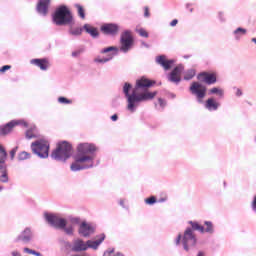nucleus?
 <instances>
[{"mask_svg":"<svg viewBox=\"0 0 256 256\" xmlns=\"http://www.w3.org/2000/svg\"><path fill=\"white\" fill-rule=\"evenodd\" d=\"M11 69V65H5L0 68V73H5V71H9Z\"/></svg>","mask_w":256,"mask_h":256,"instance_id":"nucleus-40","label":"nucleus"},{"mask_svg":"<svg viewBox=\"0 0 256 256\" xmlns=\"http://www.w3.org/2000/svg\"><path fill=\"white\" fill-rule=\"evenodd\" d=\"M81 33H83V28H81V27H77V28L71 27L70 28V34L71 35L77 36V35H81Z\"/></svg>","mask_w":256,"mask_h":256,"instance_id":"nucleus-29","label":"nucleus"},{"mask_svg":"<svg viewBox=\"0 0 256 256\" xmlns=\"http://www.w3.org/2000/svg\"><path fill=\"white\" fill-rule=\"evenodd\" d=\"M24 253H28L29 255H37V256L41 255V253L36 252L35 250L29 249V248H24Z\"/></svg>","mask_w":256,"mask_h":256,"instance_id":"nucleus-33","label":"nucleus"},{"mask_svg":"<svg viewBox=\"0 0 256 256\" xmlns=\"http://www.w3.org/2000/svg\"><path fill=\"white\" fill-rule=\"evenodd\" d=\"M100 31L104 35H117L119 33V26L117 24H104L101 26Z\"/></svg>","mask_w":256,"mask_h":256,"instance_id":"nucleus-15","label":"nucleus"},{"mask_svg":"<svg viewBox=\"0 0 256 256\" xmlns=\"http://www.w3.org/2000/svg\"><path fill=\"white\" fill-rule=\"evenodd\" d=\"M156 63L158 65H161L165 71H169L171 69V65H173L174 61L173 60H168L165 55H161L156 57Z\"/></svg>","mask_w":256,"mask_h":256,"instance_id":"nucleus-17","label":"nucleus"},{"mask_svg":"<svg viewBox=\"0 0 256 256\" xmlns=\"http://www.w3.org/2000/svg\"><path fill=\"white\" fill-rule=\"evenodd\" d=\"M107 61H111V57L110 58H95L96 63H107Z\"/></svg>","mask_w":256,"mask_h":256,"instance_id":"nucleus-36","label":"nucleus"},{"mask_svg":"<svg viewBox=\"0 0 256 256\" xmlns=\"http://www.w3.org/2000/svg\"><path fill=\"white\" fill-rule=\"evenodd\" d=\"M189 225H191L193 231H200V233H209V235H213L215 233V226H213V222L205 221L204 226L199 224V222L190 221Z\"/></svg>","mask_w":256,"mask_h":256,"instance_id":"nucleus-10","label":"nucleus"},{"mask_svg":"<svg viewBox=\"0 0 256 256\" xmlns=\"http://www.w3.org/2000/svg\"><path fill=\"white\" fill-rule=\"evenodd\" d=\"M134 43L135 40L133 39V35L131 34V32H123L120 37V51H122V53H128V51H131Z\"/></svg>","mask_w":256,"mask_h":256,"instance_id":"nucleus-7","label":"nucleus"},{"mask_svg":"<svg viewBox=\"0 0 256 256\" xmlns=\"http://www.w3.org/2000/svg\"><path fill=\"white\" fill-rule=\"evenodd\" d=\"M178 23H179V21L177 19H174L171 21L170 25H171V27H175Z\"/></svg>","mask_w":256,"mask_h":256,"instance_id":"nucleus-43","label":"nucleus"},{"mask_svg":"<svg viewBox=\"0 0 256 256\" xmlns=\"http://www.w3.org/2000/svg\"><path fill=\"white\" fill-rule=\"evenodd\" d=\"M18 159H19V161H25V159H31V153L22 151L19 153Z\"/></svg>","mask_w":256,"mask_h":256,"instance_id":"nucleus-27","label":"nucleus"},{"mask_svg":"<svg viewBox=\"0 0 256 256\" xmlns=\"http://www.w3.org/2000/svg\"><path fill=\"white\" fill-rule=\"evenodd\" d=\"M210 93L212 95H219L220 97H223V90L216 88V87L210 89Z\"/></svg>","mask_w":256,"mask_h":256,"instance_id":"nucleus-30","label":"nucleus"},{"mask_svg":"<svg viewBox=\"0 0 256 256\" xmlns=\"http://www.w3.org/2000/svg\"><path fill=\"white\" fill-rule=\"evenodd\" d=\"M183 65L176 66L168 76L169 81L171 83H181V73L184 71Z\"/></svg>","mask_w":256,"mask_h":256,"instance_id":"nucleus-13","label":"nucleus"},{"mask_svg":"<svg viewBox=\"0 0 256 256\" xmlns=\"http://www.w3.org/2000/svg\"><path fill=\"white\" fill-rule=\"evenodd\" d=\"M155 85V81H151L147 78H141L140 80L136 81L135 87L132 89V93L129 94L131 91V84L125 83L123 87V93L127 98V109L131 113H135V107L139 105V103L143 101H151L157 97V91L150 92L149 87H153Z\"/></svg>","mask_w":256,"mask_h":256,"instance_id":"nucleus-1","label":"nucleus"},{"mask_svg":"<svg viewBox=\"0 0 256 256\" xmlns=\"http://www.w3.org/2000/svg\"><path fill=\"white\" fill-rule=\"evenodd\" d=\"M198 81H202L206 83V85H214L217 83V74L209 73V72H202L197 76Z\"/></svg>","mask_w":256,"mask_h":256,"instance_id":"nucleus-12","label":"nucleus"},{"mask_svg":"<svg viewBox=\"0 0 256 256\" xmlns=\"http://www.w3.org/2000/svg\"><path fill=\"white\" fill-rule=\"evenodd\" d=\"M158 103H159L160 107H165V101L163 99L159 98Z\"/></svg>","mask_w":256,"mask_h":256,"instance_id":"nucleus-44","label":"nucleus"},{"mask_svg":"<svg viewBox=\"0 0 256 256\" xmlns=\"http://www.w3.org/2000/svg\"><path fill=\"white\" fill-rule=\"evenodd\" d=\"M26 137H27V139H33V138H35V133H33L32 130H28L26 132Z\"/></svg>","mask_w":256,"mask_h":256,"instance_id":"nucleus-38","label":"nucleus"},{"mask_svg":"<svg viewBox=\"0 0 256 256\" xmlns=\"http://www.w3.org/2000/svg\"><path fill=\"white\" fill-rule=\"evenodd\" d=\"M97 151V146L91 143H80L77 146V154L74 163L71 164V171H82L93 167V153Z\"/></svg>","mask_w":256,"mask_h":256,"instance_id":"nucleus-2","label":"nucleus"},{"mask_svg":"<svg viewBox=\"0 0 256 256\" xmlns=\"http://www.w3.org/2000/svg\"><path fill=\"white\" fill-rule=\"evenodd\" d=\"M234 35L236 39H241L243 35H247V29L239 27L234 31Z\"/></svg>","mask_w":256,"mask_h":256,"instance_id":"nucleus-24","label":"nucleus"},{"mask_svg":"<svg viewBox=\"0 0 256 256\" xmlns=\"http://www.w3.org/2000/svg\"><path fill=\"white\" fill-rule=\"evenodd\" d=\"M50 4L51 0H39L37 4L38 13H40V15H47Z\"/></svg>","mask_w":256,"mask_h":256,"instance_id":"nucleus-18","label":"nucleus"},{"mask_svg":"<svg viewBox=\"0 0 256 256\" xmlns=\"http://www.w3.org/2000/svg\"><path fill=\"white\" fill-rule=\"evenodd\" d=\"M0 191H3V187L2 186H0Z\"/></svg>","mask_w":256,"mask_h":256,"instance_id":"nucleus-51","label":"nucleus"},{"mask_svg":"<svg viewBox=\"0 0 256 256\" xmlns=\"http://www.w3.org/2000/svg\"><path fill=\"white\" fill-rule=\"evenodd\" d=\"M62 229H64V231H65V233L67 234V235H73V227H71V226H69V227H67V228H62Z\"/></svg>","mask_w":256,"mask_h":256,"instance_id":"nucleus-37","label":"nucleus"},{"mask_svg":"<svg viewBox=\"0 0 256 256\" xmlns=\"http://www.w3.org/2000/svg\"><path fill=\"white\" fill-rule=\"evenodd\" d=\"M193 77H195V71L193 69L188 70L184 75L185 81H191Z\"/></svg>","mask_w":256,"mask_h":256,"instance_id":"nucleus-28","label":"nucleus"},{"mask_svg":"<svg viewBox=\"0 0 256 256\" xmlns=\"http://www.w3.org/2000/svg\"><path fill=\"white\" fill-rule=\"evenodd\" d=\"M117 119H119V116H117V114L111 116L112 121H117Z\"/></svg>","mask_w":256,"mask_h":256,"instance_id":"nucleus-48","label":"nucleus"},{"mask_svg":"<svg viewBox=\"0 0 256 256\" xmlns=\"http://www.w3.org/2000/svg\"><path fill=\"white\" fill-rule=\"evenodd\" d=\"M94 231L95 230L91 227V225L87 224L86 222H83L79 228V233L83 237H89V235L93 234Z\"/></svg>","mask_w":256,"mask_h":256,"instance_id":"nucleus-19","label":"nucleus"},{"mask_svg":"<svg viewBox=\"0 0 256 256\" xmlns=\"http://www.w3.org/2000/svg\"><path fill=\"white\" fill-rule=\"evenodd\" d=\"M58 103H62L64 105H71V103H73V100L67 99L66 97H59Z\"/></svg>","mask_w":256,"mask_h":256,"instance_id":"nucleus-31","label":"nucleus"},{"mask_svg":"<svg viewBox=\"0 0 256 256\" xmlns=\"http://www.w3.org/2000/svg\"><path fill=\"white\" fill-rule=\"evenodd\" d=\"M52 19L55 25L58 26L75 25L73 14L71 13V10H69V8H67L65 5H62L55 10Z\"/></svg>","mask_w":256,"mask_h":256,"instance_id":"nucleus-3","label":"nucleus"},{"mask_svg":"<svg viewBox=\"0 0 256 256\" xmlns=\"http://www.w3.org/2000/svg\"><path fill=\"white\" fill-rule=\"evenodd\" d=\"M31 65H35L36 67H39V69H41V71H47V69H49L51 67V62H49V59L47 58H36V59H32L30 61Z\"/></svg>","mask_w":256,"mask_h":256,"instance_id":"nucleus-14","label":"nucleus"},{"mask_svg":"<svg viewBox=\"0 0 256 256\" xmlns=\"http://www.w3.org/2000/svg\"><path fill=\"white\" fill-rule=\"evenodd\" d=\"M110 51H117V47L110 46L108 48H104L103 50H101V53H110Z\"/></svg>","mask_w":256,"mask_h":256,"instance_id":"nucleus-35","label":"nucleus"},{"mask_svg":"<svg viewBox=\"0 0 256 256\" xmlns=\"http://www.w3.org/2000/svg\"><path fill=\"white\" fill-rule=\"evenodd\" d=\"M75 7L78 11V15L81 19H85V8L81 6L80 4H75Z\"/></svg>","mask_w":256,"mask_h":256,"instance_id":"nucleus-26","label":"nucleus"},{"mask_svg":"<svg viewBox=\"0 0 256 256\" xmlns=\"http://www.w3.org/2000/svg\"><path fill=\"white\" fill-rule=\"evenodd\" d=\"M46 221L55 227L56 229H65L67 227V220L55 215V214H45Z\"/></svg>","mask_w":256,"mask_h":256,"instance_id":"nucleus-11","label":"nucleus"},{"mask_svg":"<svg viewBox=\"0 0 256 256\" xmlns=\"http://www.w3.org/2000/svg\"><path fill=\"white\" fill-rule=\"evenodd\" d=\"M144 201L146 205H155V203H157V198L155 196H151L149 198H146Z\"/></svg>","mask_w":256,"mask_h":256,"instance_id":"nucleus-32","label":"nucleus"},{"mask_svg":"<svg viewBox=\"0 0 256 256\" xmlns=\"http://www.w3.org/2000/svg\"><path fill=\"white\" fill-rule=\"evenodd\" d=\"M111 253H113V251H110V252H109V255H111Z\"/></svg>","mask_w":256,"mask_h":256,"instance_id":"nucleus-52","label":"nucleus"},{"mask_svg":"<svg viewBox=\"0 0 256 256\" xmlns=\"http://www.w3.org/2000/svg\"><path fill=\"white\" fill-rule=\"evenodd\" d=\"M138 33H139L140 37H145L146 39H147V37H149V33L143 28L139 29Z\"/></svg>","mask_w":256,"mask_h":256,"instance_id":"nucleus-34","label":"nucleus"},{"mask_svg":"<svg viewBox=\"0 0 256 256\" xmlns=\"http://www.w3.org/2000/svg\"><path fill=\"white\" fill-rule=\"evenodd\" d=\"M16 153H17V147H16V148H13V149L10 151V157H11V159H15Z\"/></svg>","mask_w":256,"mask_h":256,"instance_id":"nucleus-41","label":"nucleus"},{"mask_svg":"<svg viewBox=\"0 0 256 256\" xmlns=\"http://www.w3.org/2000/svg\"><path fill=\"white\" fill-rule=\"evenodd\" d=\"M0 181L2 183H7L9 181V176H7L6 164H0Z\"/></svg>","mask_w":256,"mask_h":256,"instance_id":"nucleus-22","label":"nucleus"},{"mask_svg":"<svg viewBox=\"0 0 256 256\" xmlns=\"http://www.w3.org/2000/svg\"><path fill=\"white\" fill-rule=\"evenodd\" d=\"M159 201H160V203H163V202L167 201V197L162 198V199H160Z\"/></svg>","mask_w":256,"mask_h":256,"instance_id":"nucleus-49","label":"nucleus"},{"mask_svg":"<svg viewBox=\"0 0 256 256\" xmlns=\"http://www.w3.org/2000/svg\"><path fill=\"white\" fill-rule=\"evenodd\" d=\"M31 229L26 228L20 236H18L17 241H22V243H29L31 241Z\"/></svg>","mask_w":256,"mask_h":256,"instance_id":"nucleus-20","label":"nucleus"},{"mask_svg":"<svg viewBox=\"0 0 256 256\" xmlns=\"http://www.w3.org/2000/svg\"><path fill=\"white\" fill-rule=\"evenodd\" d=\"M31 149L34 155H37L41 159H47L49 157L50 144L45 139H40L32 142Z\"/></svg>","mask_w":256,"mask_h":256,"instance_id":"nucleus-6","label":"nucleus"},{"mask_svg":"<svg viewBox=\"0 0 256 256\" xmlns=\"http://www.w3.org/2000/svg\"><path fill=\"white\" fill-rule=\"evenodd\" d=\"M182 243L185 251H189V247L197 245V236L193 232V228H186L182 237Z\"/></svg>","mask_w":256,"mask_h":256,"instance_id":"nucleus-8","label":"nucleus"},{"mask_svg":"<svg viewBox=\"0 0 256 256\" xmlns=\"http://www.w3.org/2000/svg\"><path fill=\"white\" fill-rule=\"evenodd\" d=\"M252 43H255L256 45V38H252Z\"/></svg>","mask_w":256,"mask_h":256,"instance_id":"nucleus-50","label":"nucleus"},{"mask_svg":"<svg viewBox=\"0 0 256 256\" xmlns=\"http://www.w3.org/2000/svg\"><path fill=\"white\" fill-rule=\"evenodd\" d=\"M102 241H105V234H101L95 241L88 240L86 243L81 239H76L73 242L72 251L79 253L81 251H87V249H97Z\"/></svg>","mask_w":256,"mask_h":256,"instance_id":"nucleus-4","label":"nucleus"},{"mask_svg":"<svg viewBox=\"0 0 256 256\" xmlns=\"http://www.w3.org/2000/svg\"><path fill=\"white\" fill-rule=\"evenodd\" d=\"M73 153V146L67 141L58 143L56 149L52 152L51 157L57 161H67Z\"/></svg>","mask_w":256,"mask_h":256,"instance_id":"nucleus-5","label":"nucleus"},{"mask_svg":"<svg viewBox=\"0 0 256 256\" xmlns=\"http://www.w3.org/2000/svg\"><path fill=\"white\" fill-rule=\"evenodd\" d=\"M150 15H151V14L149 13V7L146 6V7L144 8V17H150Z\"/></svg>","mask_w":256,"mask_h":256,"instance_id":"nucleus-42","label":"nucleus"},{"mask_svg":"<svg viewBox=\"0 0 256 256\" xmlns=\"http://www.w3.org/2000/svg\"><path fill=\"white\" fill-rule=\"evenodd\" d=\"M252 208H253V211H256V196L254 197V200L252 202Z\"/></svg>","mask_w":256,"mask_h":256,"instance_id":"nucleus-46","label":"nucleus"},{"mask_svg":"<svg viewBox=\"0 0 256 256\" xmlns=\"http://www.w3.org/2000/svg\"><path fill=\"white\" fill-rule=\"evenodd\" d=\"M17 125H19V122L12 120L7 124L0 126V135H9Z\"/></svg>","mask_w":256,"mask_h":256,"instance_id":"nucleus-16","label":"nucleus"},{"mask_svg":"<svg viewBox=\"0 0 256 256\" xmlns=\"http://www.w3.org/2000/svg\"><path fill=\"white\" fill-rule=\"evenodd\" d=\"M190 92L192 95H195L199 103H203V99H205V96L207 95V86L199 82H192Z\"/></svg>","mask_w":256,"mask_h":256,"instance_id":"nucleus-9","label":"nucleus"},{"mask_svg":"<svg viewBox=\"0 0 256 256\" xmlns=\"http://www.w3.org/2000/svg\"><path fill=\"white\" fill-rule=\"evenodd\" d=\"M181 239H182V236L181 234H179L176 238V245H179V243H181Z\"/></svg>","mask_w":256,"mask_h":256,"instance_id":"nucleus-45","label":"nucleus"},{"mask_svg":"<svg viewBox=\"0 0 256 256\" xmlns=\"http://www.w3.org/2000/svg\"><path fill=\"white\" fill-rule=\"evenodd\" d=\"M205 107L209 111H217V109H219V102L215 101L214 98H209L206 101Z\"/></svg>","mask_w":256,"mask_h":256,"instance_id":"nucleus-21","label":"nucleus"},{"mask_svg":"<svg viewBox=\"0 0 256 256\" xmlns=\"http://www.w3.org/2000/svg\"><path fill=\"white\" fill-rule=\"evenodd\" d=\"M83 29L86 31V33L91 35V37H99V30H97V28L89 24H85Z\"/></svg>","mask_w":256,"mask_h":256,"instance_id":"nucleus-23","label":"nucleus"},{"mask_svg":"<svg viewBox=\"0 0 256 256\" xmlns=\"http://www.w3.org/2000/svg\"><path fill=\"white\" fill-rule=\"evenodd\" d=\"M7 160V151L5 148L0 145V165H5V161Z\"/></svg>","mask_w":256,"mask_h":256,"instance_id":"nucleus-25","label":"nucleus"},{"mask_svg":"<svg viewBox=\"0 0 256 256\" xmlns=\"http://www.w3.org/2000/svg\"><path fill=\"white\" fill-rule=\"evenodd\" d=\"M236 95L237 97H241V95H243V91H241V89H237Z\"/></svg>","mask_w":256,"mask_h":256,"instance_id":"nucleus-47","label":"nucleus"},{"mask_svg":"<svg viewBox=\"0 0 256 256\" xmlns=\"http://www.w3.org/2000/svg\"><path fill=\"white\" fill-rule=\"evenodd\" d=\"M83 53V49L72 52V57H79Z\"/></svg>","mask_w":256,"mask_h":256,"instance_id":"nucleus-39","label":"nucleus"}]
</instances>
